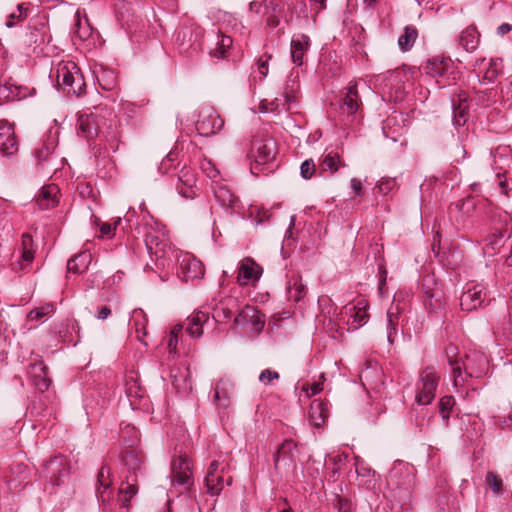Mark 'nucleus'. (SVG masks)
Listing matches in <instances>:
<instances>
[{
    "label": "nucleus",
    "instance_id": "51",
    "mask_svg": "<svg viewBox=\"0 0 512 512\" xmlns=\"http://www.w3.org/2000/svg\"><path fill=\"white\" fill-rule=\"evenodd\" d=\"M99 86L105 91H111L117 86V74L111 69H102L97 74Z\"/></svg>",
    "mask_w": 512,
    "mask_h": 512
},
{
    "label": "nucleus",
    "instance_id": "3",
    "mask_svg": "<svg viewBox=\"0 0 512 512\" xmlns=\"http://www.w3.org/2000/svg\"><path fill=\"white\" fill-rule=\"evenodd\" d=\"M391 500L404 509L411 506L416 485V475L413 466L403 465L394 467L388 477Z\"/></svg>",
    "mask_w": 512,
    "mask_h": 512
},
{
    "label": "nucleus",
    "instance_id": "41",
    "mask_svg": "<svg viewBox=\"0 0 512 512\" xmlns=\"http://www.w3.org/2000/svg\"><path fill=\"white\" fill-rule=\"evenodd\" d=\"M104 125H101L100 135L104 138L105 142L108 144L109 148L116 152L119 149L120 144V131L118 130V126L116 121H110L108 125H106L105 130L103 129Z\"/></svg>",
    "mask_w": 512,
    "mask_h": 512
},
{
    "label": "nucleus",
    "instance_id": "12",
    "mask_svg": "<svg viewBox=\"0 0 512 512\" xmlns=\"http://www.w3.org/2000/svg\"><path fill=\"white\" fill-rule=\"evenodd\" d=\"M232 476L226 471V467L214 460L210 463L204 483L207 492L211 496H218L221 494L224 486L232 484Z\"/></svg>",
    "mask_w": 512,
    "mask_h": 512
},
{
    "label": "nucleus",
    "instance_id": "34",
    "mask_svg": "<svg viewBox=\"0 0 512 512\" xmlns=\"http://www.w3.org/2000/svg\"><path fill=\"white\" fill-rule=\"evenodd\" d=\"M263 15L266 18L267 26L275 28L280 24L283 13L282 0H262Z\"/></svg>",
    "mask_w": 512,
    "mask_h": 512
},
{
    "label": "nucleus",
    "instance_id": "17",
    "mask_svg": "<svg viewBox=\"0 0 512 512\" xmlns=\"http://www.w3.org/2000/svg\"><path fill=\"white\" fill-rule=\"evenodd\" d=\"M488 291L482 284H476L464 291L460 297L462 311L471 312L488 305Z\"/></svg>",
    "mask_w": 512,
    "mask_h": 512
},
{
    "label": "nucleus",
    "instance_id": "38",
    "mask_svg": "<svg viewBox=\"0 0 512 512\" xmlns=\"http://www.w3.org/2000/svg\"><path fill=\"white\" fill-rule=\"evenodd\" d=\"M458 42L465 51L473 52L479 45L480 33L474 25H470L461 32Z\"/></svg>",
    "mask_w": 512,
    "mask_h": 512
},
{
    "label": "nucleus",
    "instance_id": "52",
    "mask_svg": "<svg viewBox=\"0 0 512 512\" xmlns=\"http://www.w3.org/2000/svg\"><path fill=\"white\" fill-rule=\"evenodd\" d=\"M74 34L80 40L85 41L92 35V27L89 24L88 19L85 17L84 20L80 18V13L77 11L75 14Z\"/></svg>",
    "mask_w": 512,
    "mask_h": 512
},
{
    "label": "nucleus",
    "instance_id": "57",
    "mask_svg": "<svg viewBox=\"0 0 512 512\" xmlns=\"http://www.w3.org/2000/svg\"><path fill=\"white\" fill-rule=\"evenodd\" d=\"M53 312H54V305L51 303H46L43 306H40V307H37V308L31 310L27 314V319L29 321L41 320V319L51 315Z\"/></svg>",
    "mask_w": 512,
    "mask_h": 512
},
{
    "label": "nucleus",
    "instance_id": "64",
    "mask_svg": "<svg viewBox=\"0 0 512 512\" xmlns=\"http://www.w3.org/2000/svg\"><path fill=\"white\" fill-rule=\"evenodd\" d=\"M53 152V148L50 143L43 142L41 147L37 148L35 151V158L37 159L39 164L47 161L50 155Z\"/></svg>",
    "mask_w": 512,
    "mask_h": 512
},
{
    "label": "nucleus",
    "instance_id": "60",
    "mask_svg": "<svg viewBox=\"0 0 512 512\" xmlns=\"http://www.w3.org/2000/svg\"><path fill=\"white\" fill-rule=\"evenodd\" d=\"M225 385H226V382H224L223 380L218 382L215 386L213 397H214L215 402H217L219 404L221 402H223L222 405L224 407H227L229 404V395L227 393Z\"/></svg>",
    "mask_w": 512,
    "mask_h": 512
},
{
    "label": "nucleus",
    "instance_id": "62",
    "mask_svg": "<svg viewBox=\"0 0 512 512\" xmlns=\"http://www.w3.org/2000/svg\"><path fill=\"white\" fill-rule=\"evenodd\" d=\"M485 482L493 493H501L503 482L502 479L496 473L492 471L487 472Z\"/></svg>",
    "mask_w": 512,
    "mask_h": 512
},
{
    "label": "nucleus",
    "instance_id": "19",
    "mask_svg": "<svg viewBox=\"0 0 512 512\" xmlns=\"http://www.w3.org/2000/svg\"><path fill=\"white\" fill-rule=\"evenodd\" d=\"M101 125H105V120L98 114L81 115L77 121L78 134L88 141L100 135Z\"/></svg>",
    "mask_w": 512,
    "mask_h": 512
},
{
    "label": "nucleus",
    "instance_id": "22",
    "mask_svg": "<svg viewBox=\"0 0 512 512\" xmlns=\"http://www.w3.org/2000/svg\"><path fill=\"white\" fill-rule=\"evenodd\" d=\"M111 486V468L103 464L97 473L96 496L98 501L104 505H109L112 500L113 490Z\"/></svg>",
    "mask_w": 512,
    "mask_h": 512
},
{
    "label": "nucleus",
    "instance_id": "48",
    "mask_svg": "<svg viewBox=\"0 0 512 512\" xmlns=\"http://www.w3.org/2000/svg\"><path fill=\"white\" fill-rule=\"evenodd\" d=\"M132 325L137 333V337L140 341H143L142 337L147 335V323L148 318L142 309H135L132 314Z\"/></svg>",
    "mask_w": 512,
    "mask_h": 512
},
{
    "label": "nucleus",
    "instance_id": "30",
    "mask_svg": "<svg viewBox=\"0 0 512 512\" xmlns=\"http://www.w3.org/2000/svg\"><path fill=\"white\" fill-rule=\"evenodd\" d=\"M59 188L55 184L44 185L37 198L36 204L41 210L54 208L59 203Z\"/></svg>",
    "mask_w": 512,
    "mask_h": 512
},
{
    "label": "nucleus",
    "instance_id": "33",
    "mask_svg": "<svg viewBox=\"0 0 512 512\" xmlns=\"http://www.w3.org/2000/svg\"><path fill=\"white\" fill-rule=\"evenodd\" d=\"M209 322V313L195 311L186 319V333L193 338H200L203 335V327Z\"/></svg>",
    "mask_w": 512,
    "mask_h": 512
},
{
    "label": "nucleus",
    "instance_id": "4",
    "mask_svg": "<svg viewBox=\"0 0 512 512\" xmlns=\"http://www.w3.org/2000/svg\"><path fill=\"white\" fill-rule=\"evenodd\" d=\"M204 30L197 23L188 20L175 33V45L178 52L193 57L202 50Z\"/></svg>",
    "mask_w": 512,
    "mask_h": 512
},
{
    "label": "nucleus",
    "instance_id": "53",
    "mask_svg": "<svg viewBox=\"0 0 512 512\" xmlns=\"http://www.w3.org/2000/svg\"><path fill=\"white\" fill-rule=\"evenodd\" d=\"M86 83L81 71L74 76L68 83L66 88H63L67 94H72L76 97H80L85 93Z\"/></svg>",
    "mask_w": 512,
    "mask_h": 512
},
{
    "label": "nucleus",
    "instance_id": "42",
    "mask_svg": "<svg viewBox=\"0 0 512 512\" xmlns=\"http://www.w3.org/2000/svg\"><path fill=\"white\" fill-rule=\"evenodd\" d=\"M456 209L462 214L461 215V224L464 229H467L471 226L468 218L474 213L476 209V202L474 197L467 196L456 203ZM460 222V220H457Z\"/></svg>",
    "mask_w": 512,
    "mask_h": 512
},
{
    "label": "nucleus",
    "instance_id": "58",
    "mask_svg": "<svg viewBox=\"0 0 512 512\" xmlns=\"http://www.w3.org/2000/svg\"><path fill=\"white\" fill-rule=\"evenodd\" d=\"M45 38H46L45 27L42 26L41 29H38V28L30 29V31L26 35L25 42L29 46H32L33 44H35L36 46H39L45 42Z\"/></svg>",
    "mask_w": 512,
    "mask_h": 512
},
{
    "label": "nucleus",
    "instance_id": "37",
    "mask_svg": "<svg viewBox=\"0 0 512 512\" xmlns=\"http://www.w3.org/2000/svg\"><path fill=\"white\" fill-rule=\"evenodd\" d=\"M329 416L328 402L314 399L309 407V418L313 426H322Z\"/></svg>",
    "mask_w": 512,
    "mask_h": 512
},
{
    "label": "nucleus",
    "instance_id": "50",
    "mask_svg": "<svg viewBox=\"0 0 512 512\" xmlns=\"http://www.w3.org/2000/svg\"><path fill=\"white\" fill-rule=\"evenodd\" d=\"M502 73V59L492 58L489 62V66L486 68L482 79L479 81L483 84L493 83L498 76Z\"/></svg>",
    "mask_w": 512,
    "mask_h": 512
},
{
    "label": "nucleus",
    "instance_id": "26",
    "mask_svg": "<svg viewBox=\"0 0 512 512\" xmlns=\"http://www.w3.org/2000/svg\"><path fill=\"white\" fill-rule=\"evenodd\" d=\"M55 395L45 394V392H38L37 395L31 400L28 411L31 416L45 417L51 414L54 410Z\"/></svg>",
    "mask_w": 512,
    "mask_h": 512
},
{
    "label": "nucleus",
    "instance_id": "6",
    "mask_svg": "<svg viewBox=\"0 0 512 512\" xmlns=\"http://www.w3.org/2000/svg\"><path fill=\"white\" fill-rule=\"evenodd\" d=\"M144 242L151 259L155 260L158 266L164 268L170 265L172 261L171 256L174 254V251L163 232H147Z\"/></svg>",
    "mask_w": 512,
    "mask_h": 512
},
{
    "label": "nucleus",
    "instance_id": "15",
    "mask_svg": "<svg viewBox=\"0 0 512 512\" xmlns=\"http://www.w3.org/2000/svg\"><path fill=\"white\" fill-rule=\"evenodd\" d=\"M224 126V120L213 107L203 108L198 115L196 130L199 135L209 137L217 134Z\"/></svg>",
    "mask_w": 512,
    "mask_h": 512
},
{
    "label": "nucleus",
    "instance_id": "35",
    "mask_svg": "<svg viewBox=\"0 0 512 512\" xmlns=\"http://www.w3.org/2000/svg\"><path fill=\"white\" fill-rule=\"evenodd\" d=\"M180 270L185 281L200 279L204 275L203 264L196 258L185 257L180 264Z\"/></svg>",
    "mask_w": 512,
    "mask_h": 512
},
{
    "label": "nucleus",
    "instance_id": "20",
    "mask_svg": "<svg viewBox=\"0 0 512 512\" xmlns=\"http://www.w3.org/2000/svg\"><path fill=\"white\" fill-rule=\"evenodd\" d=\"M263 268L252 258H244L238 266L237 283L240 286L254 285L259 281Z\"/></svg>",
    "mask_w": 512,
    "mask_h": 512
},
{
    "label": "nucleus",
    "instance_id": "61",
    "mask_svg": "<svg viewBox=\"0 0 512 512\" xmlns=\"http://www.w3.org/2000/svg\"><path fill=\"white\" fill-rule=\"evenodd\" d=\"M317 171L318 168L312 158L306 159L300 166V175L305 180L311 179Z\"/></svg>",
    "mask_w": 512,
    "mask_h": 512
},
{
    "label": "nucleus",
    "instance_id": "14",
    "mask_svg": "<svg viewBox=\"0 0 512 512\" xmlns=\"http://www.w3.org/2000/svg\"><path fill=\"white\" fill-rule=\"evenodd\" d=\"M233 323L235 326L258 334L265 326V319L264 315L257 308L245 305L243 308H240L238 314L234 317Z\"/></svg>",
    "mask_w": 512,
    "mask_h": 512
},
{
    "label": "nucleus",
    "instance_id": "49",
    "mask_svg": "<svg viewBox=\"0 0 512 512\" xmlns=\"http://www.w3.org/2000/svg\"><path fill=\"white\" fill-rule=\"evenodd\" d=\"M418 37V30L411 25L404 28V32L398 39V45L401 51H409L413 46Z\"/></svg>",
    "mask_w": 512,
    "mask_h": 512
},
{
    "label": "nucleus",
    "instance_id": "25",
    "mask_svg": "<svg viewBox=\"0 0 512 512\" xmlns=\"http://www.w3.org/2000/svg\"><path fill=\"white\" fill-rule=\"evenodd\" d=\"M0 151L4 156H13L18 152V143L13 125L6 120L0 121Z\"/></svg>",
    "mask_w": 512,
    "mask_h": 512
},
{
    "label": "nucleus",
    "instance_id": "54",
    "mask_svg": "<svg viewBox=\"0 0 512 512\" xmlns=\"http://www.w3.org/2000/svg\"><path fill=\"white\" fill-rule=\"evenodd\" d=\"M233 40L230 36L218 34L216 48L210 51V55L216 58L226 57V53L232 46Z\"/></svg>",
    "mask_w": 512,
    "mask_h": 512
},
{
    "label": "nucleus",
    "instance_id": "46",
    "mask_svg": "<svg viewBox=\"0 0 512 512\" xmlns=\"http://www.w3.org/2000/svg\"><path fill=\"white\" fill-rule=\"evenodd\" d=\"M125 392L129 398H142L144 396L145 390L139 383L136 373L130 372L125 376Z\"/></svg>",
    "mask_w": 512,
    "mask_h": 512
},
{
    "label": "nucleus",
    "instance_id": "13",
    "mask_svg": "<svg viewBox=\"0 0 512 512\" xmlns=\"http://www.w3.org/2000/svg\"><path fill=\"white\" fill-rule=\"evenodd\" d=\"M511 220L510 215L504 211H495L491 216L493 232L485 239V246L492 251H496L504 244V238L509 237L508 222Z\"/></svg>",
    "mask_w": 512,
    "mask_h": 512
},
{
    "label": "nucleus",
    "instance_id": "45",
    "mask_svg": "<svg viewBox=\"0 0 512 512\" xmlns=\"http://www.w3.org/2000/svg\"><path fill=\"white\" fill-rule=\"evenodd\" d=\"M426 300L424 304L430 312H437L443 309L445 305L443 292L436 288L433 290H425Z\"/></svg>",
    "mask_w": 512,
    "mask_h": 512
},
{
    "label": "nucleus",
    "instance_id": "21",
    "mask_svg": "<svg viewBox=\"0 0 512 512\" xmlns=\"http://www.w3.org/2000/svg\"><path fill=\"white\" fill-rule=\"evenodd\" d=\"M408 296L405 292H398L394 295V301L391 307L388 309L386 313L387 317V339L390 344H393L398 333V325H399V317L403 311V308L400 307L399 303L404 300V298Z\"/></svg>",
    "mask_w": 512,
    "mask_h": 512
},
{
    "label": "nucleus",
    "instance_id": "5",
    "mask_svg": "<svg viewBox=\"0 0 512 512\" xmlns=\"http://www.w3.org/2000/svg\"><path fill=\"white\" fill-rule=\"evenodd\" d=\"M440 375L433 366H427L421 370L415 384V402L426 406L432 403L439 386Z\"/></svg>",
    "mask_w": 512,
    "mask_h": 512
},
{
    "label": "nucleus",
    "instance_id": "2",
    "mask_svg": "<svg viewBox=\"0 0 512 512\" xmlns=\"http://www.w3.org/2000/svg\"><path fill=\"white\" fill-rule=\"evenodd\" d=\"M124 466L123 480L118 491L117 503L121 508L128 509L131 499L138 492V477L145 470V455L142 449H124L120 454Z\"/></svg>",
    "mask_w": 512,
    "mask_h": 512
},
{
    "label": "nucleus",
    "instance_id": "59",
    "mask_svg": "<svg viewBox=\"0 0 512 512\" xmlns=\"http://www.w3.org/2000/svg\"><path fill=\"white\" fill-rule=\"evenodd\" d=\"M333 507L337 510V512H352L353 511V503L350 498L346 496H342L340 494H334V499L332 500Z\"/></svg>",
    "mask_w": 512,
    "mask_h": 512
},
{
    "label": "nucleus",
    "instance_id": "27",
    "mask_svg": "<svg viewBox=\"0 0 512 512\" xmlns=\"http://www.w3.org/2000/svg\"><path fill=\"white\" fill-rule=\"evenodd\" d=\"M214 196L217 202L225 208L229 213L241 214L243 211V204L232 191L226 186H219L214 191Z\"/></svg>",
    "mask_w": 512,
    "mask_h": 512
},
{
    "label": "nucleus",
    "instance_id": "1",
    "mask_svg": "<svg viewBox=\"0 0 512 512\" xmlns=\"http://www.w3.org/2000/svg\"><path fill=\"white\" fill-rule=\"evenodd\" d=\"M457 347L449 345L446 348L448 364L451 367L454 387H463L468 384V379H481L486 376L489 369L487 356L477 350H470L464 359H453Z\"/></svg>",
    "mask_w": 512,
    "mask_h": 512
},
{
    "label": "nucleus",
    "instance_id": "9",
    "mask_svg": "<svg viewBox=\"0 0 512 512\" xmlns=\"http://www.w3.org/2000/svg\"><path fill=\"white\" fill-rule=\"evenodd\" d=\"M254 161L251 162V173L258 176L263 170L264 165L272 162L277 154L276 141L271 137H265L255 140L251 149Z\"/></svg>",
    "mask_w": 512,
    "mask_h": 512
},
{
    "label": "nucleus",
    "instance_id": "29",
    "mask_svg": "<svg viewBox=\"0 0 512 512\" xmlns=\"http://www.w3.org/2000/svg\"><path fill=\"white\" fill-rule=\"evenodd\" d=\"M311 46L310 37L306 34H296L291 40V59L294 64L301 66L304 63V56Z\"/></svg>",
    "mask_w": 512,
    "mask_h": 512
},
{
    "label": "nucleus",
    "instance_id": "47",
    "mask_svg": "<svg viewBox=\"0 0 512 512\" xmlns=\"http://www.w3.org/2000/svg\"><path fill=\"white\" fill-rule=\"evenodd\" d=\"M121 440L125 449H138V444L140 442L139 432L138 430L131 425H126L121 430Z\"/></svg>",
    "mask_w": 512,
    "mask_h": 512
},
{
    "label": "nucleus",
    "instance_id": "63",
    "mask_svg": "<svg viewBox=\"0 0 512 512\" xmlns=\"http://www.w3.org/2000/svg\"><path fill=\"white\" fill-rule=\"evenodd\" d=\"M398 186L397 179L395 177H384L380 180L377 188L379 193L387 195L392 192Z\"/></svg>",
    "mask_w": 512,
    "mask_h": 512
},
{
    "label": "nucleus",
    "instance_id": "28",
    "mask_svg": "<svg viewBox=\"0 0 512 512\" xmlns=\"http://www.w3.org/2000/svg\"><path fill=\"white\" fill-rule=\"evenodd\" d=\"M11 476L7 480L10 489H22L30 483V470L23 462L13 463L10 466Z\"/></svg>",
    "mask_w": 512,
    "mask_h": 512
},
{
    "label": "nucleus",
    "instance_id": "56",
    "mask_svg": "<svg viewBox=\"0 0 512 512\" xmlns=\"http://www.w3.org/2000/svg\"><path fill=\"white\" fill-rule=\"evenodd\" d=\"M460 103L457 105L454 101L452 102L453 107V123L457 127L464 126L468 119V106L461 103L462 99H459Z\"/></svg>",
    "mask_w": 512,
    "mask_h": 512
},
{
    "label": "nucleus",
    "instance_id": "36",
    "mask_svg": "<svg viewBox=\"0 0 512 512\" xmlns=\"http://www.w3.org/2000/svg\"><path fill=\"white\" fill-rule=\"evenodd\" d=\"M80 71L79 67L73 61L61 62L55 70V78L58 86L63 90L71 79Z\"/></svg>",
    "mask_w": 512,
    "mask_h": 512
},
{
    "label": "nucleus",
    "instance_id": "44",
    "mask_svg": "<svg viewBox=\"0 0 512 512\" xmlns=\"http://www.w3.org/2000/svg\"><path fill=\"white\" fill-rule=\"evenodd\" d=\"M456 401L453 396L445 395L438 401L437 407L443 424L448 427L450 424V415L455 411Z\"/></svg>",
    "mask_w": 512,
    "mask_h": 512
},
{
    "label": "nucleus",
    "instance_id": "32",
    "mask_svg": "<svg viewBox=\"0 0 512 512\" xmlns=\"http://www.w3.org/2000/svg\"><path fill=\"white\" fill-rule=\"evenodd\" d=\"M341 167H346V164L337 152L331 151L323 154L318 164L319 176L325 177L327 172L329 176L334 175Z\"/></svg>",
    "mask_w": 512,
    "mask_h": 512
},
{
    "label": "nucleus",
    "instance_id": "40",
    "mask_svg": "<svg viewBox=\"0 0 512 512\" xmlns=\"http://www.w3.org/2000/svg\"><path fill=\"white\" fill-rule=\"evenodd\" d=\"M91 261L92 254L89 251H83L68 260L67 270L68 272L81 274L89 268Z\"/></svg>",
    "mask_w": 512,
    "mask_h": 512
},
{
    "label": "nucleus",
    "instance_id": "31",
    "mask_svg": "<svg viewBox=\"0 0 512 512\" xmlns=\"http://www.w3.org/2000/svg\"><path fill=\"white\" fill-rule=\"evenodd\" d=\"M297 452V443L292 439H286L278 447L274 454V467L277 469L281 462L288 461V466L295 467V453Z\"/></svg>",
    "mask_w": 512,
    "mask_h": 512
},
{
    "label": "nucleus",
    "instance_id": "39",
    "mask_svg": "<svg viewBox=\"0 0 512 512\" xmlns=\"http://www.w3.org/2000/svg\"><path fill=\"white\" fill-rule=\"evenodd\" d=\"M240 310V305L237 298L229 297L220 303V306L215 309V316H213L214 320L217 321L216 318H222V321L230 320L232 317H235Z\"/></svg>",
    "mask_w": 512,
    "mask_h": 512
},
{
    "label": "nucleus",
    "instance_id": "43",
    "mask_svg": "<svg viewBox=\"0 0 512 512\" xmlns=\"http://www.w3.org/2000/svg\"><path fill=\"white\" fill-rule=\"evenodd\" d=\"M307 287L302 282V278L299 275L292 276L288 281V295L289 299L295 302H299L306 296Z\"/></svg>",
    "mask_w": 512,
    "mask_h": 512
},
{
    "label": "nucleus",
    "instance_id": "11",
    "mask_svg": "<svg viewBox=\"0 0 512 512\" xmlns=\"http://www.w3.org/2000/svg\"><path fill=\"white\" fill-rule=\"evenodd\" d=\"M338 101L340 114L347 122L354 121L362 112V101L358 93L357 83L350 82ZM344 121V119H342Z\"/></svg>",
    "mask_w": 512,
    "mask_h": 512
},
{
    "label": "nucleus",
    "instance_id": "23",
    "mask_svg": "<svg viewBox=\"0 0 512 512\" xmlns=\"http://www.w3.org/2000/svg\"><path fill=\"white\" fill-rule=\"evenodd\" d=\"M367 308L368 304L365 300H359L355 305L344 307V314L348 317L347 325L349 329L356 330L367 323L369 319Z\"/></svg>",
    "mask_w": 512,
    "mask_h": 512
},
{
    "label": "nucleus",
    "instance_id": "10",
    "mask_svg": "<svg viewBox=\"0 0 512 512\" xmlns=\"http://www.w3.org/2000/svg\"><path fill=\"white\" fill-rule=\"evenodd\" d=\"M70 476V462L63 455H56L45 462L40 477L52 486H61Z\"/></svg>",
    "mask_w": 512,
    "mask_h": 512
},
{
    "label": "nucleus",
    "instance_id": "24",
    "mask_svg": "<svg viewBox=\"0 0 512 512\" xmlns=\"http://www.w3.org/2000/svg\"><path fill=\"white\" fill-rule=\"evenodd\" d=\"M35 93V89L16 84L11 78L0 85V101H19Z\"/></svg>",
    "mask_w": 512,
    "mask_h": 512
},
{
    "label": "nucleus",
    "instance_id": "7",
    "mask_svg": "<svg viewBox=\"0 0 512 512\" xmlns=\"http://www.w3.org/2000/svg\"><path fill=\"white\" fill-rule=\"evenodd\" d=\"M422 68L427 75L436 78L440 86L454 84L459 77V72L452 60L446 57H432L426 61Z\"/></svg>",
    "mask_w": 512,
    "mask_h": 512
},
{
    "label": "nucleus",
    "instance_id": "16",
    "mask_svg": "<svg viewBox=\"0 0 512 512\" xmlns=\"http://www.w3.org/2000/svg\"><path fill=\"white\" fill-rule=\"evenodd\" d=\"M172 483L189 488L193 484L191 459L186 454L175 455L171 462Z\"/></svg>",
    "mask_w": 512,
    "mask_h": 512
},
{
    "label": "nucleus",
    "instance_id": "8",
    "mask_svg": "<svg viewBox=\"0 0 512 512\" xmlns=\"http://www.w3.org/2000/svg\"><path fill=\"white\" fill-rule=\"evenodd\" d=\"M37 245L31 234L23 233L19 246L15 248L13 257L16 259L11 263V270L16 274H26L32 270Z\"/></svg>",
    "mask_w": 512,
    "mask_h": 512
},
{
    "label": "nucleus",
    "instance_id": "55",
    "mask_svg": "<svg viewBox=\"0 0 512 512\" xmlns=\"http://www.w3.org/2000/svg\"><path fill=\"white\" fill-rule=\"evenodd\" d=\"M30 4L29 3H20L17 5L16 11L12 12L6 21V26L8 28H12L15 26V22L24 21L30 12Z\"/></svg>",
    "mask_w": 512,
    "mask_h": 512
},
{
    "label": "nucleus",
    "instance_id": "18",
    "mask_svg": "<svg viewBox=\"0 0 512 512\" xmlns=\"http://www.w3.org/2000/svg\"><path fill=\"white\" fill-rule=\"evenodd\" d=\"M27 375L30 383L38 392L48 391L52 380L48 376V367L43 360H35L30 362L27 367Z\"/></svg>",
    "mask_w": 512,
    "mask_h": 512
}]
</instances>
